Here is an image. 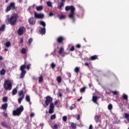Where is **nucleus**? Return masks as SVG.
Returning a JSON list of instances; mask_svg holds the SVG:
<instances>
[{"label":"nucleus","mask_w":129,"mask_h":129,"mask_svg":"<svg viewBox=\"0 0 129 129\" xmlns=\"http://www.w3.org/2000/svg\"><path fill=\"white\" fill-rule=\"evenodd\" d=\"M66 16H65V15H61L59 17V20H64V19H66Z\"/></svg>","instance_id":"obj_38"},{"label":"nucleus","mask_w":129,"mask_h":129,"mask_svg":"<svg viewBox=\"0 0 129 129\" xmlns=\"http://www.w3.org/2000/svg\"><path fill=\"white\" fill-rule=\"evenodd\" d=\"M52 129H58V125L57 124H54L52 127Z\"/></svg>","instance_id":"obj_45"},{"label":"nucleus","mask_w":129,"mask_h":129,"mask_svg":"<svg viewBox=\"0 0 129 129\" xmlns=\"http://www.w3.org/2000/svg\"><path fill=\"white\" fill-rule=\"evenodd\" d=\"M30 116L31 118H33V117H34L35 116V113L31 112L30 114Z\"/></svg>","instance_id":"obj_42"},{"label":"nucleus","mask_w":129,"mask_h":129,"mask_svg":"<svg viewBox=\"0 0 129 129\" xmlns=\"http://www.w3.org/2000/svg\"><path fill=\"white\" fill-rule=\"evenodd\" d=\"M53 100V98L52 97H50V96H48L46 97V100H45V104L46 105H49V104H51L52 103V101Z\"/></svg>","instance_id":"obj_9"},{"label":"nucleus","mask_w":129,"mask_h":129,"mask_svg":"<svg viewBox=\"0 0 129 129\" xmlns=\"http://www.w3.org/2000/svg\"><path fill=\"white\" fill-rule=\"evenodd\" d=\"M26 68V67L25 64L21 66L20 70L21 71V73L20 74V78H23V77H25V75H26V73H27V72L26 71V70H25Z\"/></svg>","instance_id":"obj_5"},{"label":"nucleus","mask_w":129,"mask_h":129,"mask_svg":"<svg viewBox=\"0 0 129 129\" xmlns=\"http://www.w3.org/2000/svg\"><path fill=\"white\" fill-rule=\"evenodd\" d=\"M95 120L96 122H98L99 120V116L98 115H96L95 116Z\"/></svg>","instance_id":"obj_25"},{"label":"nucleus","mask_w":129,"mask_h":129,"mask_svg":"<svg viewBox=\"0 0 129 129\" xmlns=\"http://www.w3.org/2000/svg\"><path fill=\"white\" fill-rule=\"evenodd\" d=\"M75 107H76V105H75V104H73L70 107V109L71 110H73V109H74V108H75Z\"/></svg>","instance_id":"obj_34"},{"label":"nucleus","mask_w":129,"mask_h":129,"mask_svg":"<svg viewBox=\"0 0 129 129\" xmlns=\"http://www.w3.org/2000/svg\"><path fill=\"white\" fill-rule=\"evenodd\" d=\"M21 52L22 54H26V53H27V49H26L25 48H23L21 49Z\"/></svg>","instance_id":"obj_27"},{"label":"nucleus","mask_w":129,"mask_h":129,"mask_svg":"<svg viewBox=\"0 0 129 129\" xmlns=\"http://www.w3.org/2000/svg\"><path fill=\"white\" fill-rule=\"evenodd\" d=\"M75 72H76V73H78V72H79L80 70V68H78V67H76V68L75 69Z\"/></svg>","instance_id":"obj_33"},{"label":"nucleus","mask_w":129,"mask_h":129,"mask_svg":"<svg viewBox=\"0 0 129 129\" xmlns=\"http://www.w3.org/2000/svg\"><path fill=\"white\" fill-rule=\"evenodd\" d=\"M3 102H7L8 101V97H4L3 98Z\"/></svg>","instance_id":"obj_37"},{"label":"nucleus","mask_w":129,"mask_h":129,"mask_svg":"<svg viewBox=\"0 0 129 129\" xmlns=\"http://www.w3.org/2000/svg\"><path fill=\"white\" fill-rule=\"evenodd\" d=\"M39 33H40L41 35H44L45 33H46V28H45V27H41L39 30Z\"/></svg>","instance_id":"obj_15"},{"label":"nucleus","mask_w":129,"mask_h":129,"mask_svg":"<svg viewBox=\"0 0 129 129\" xmlns=\"http://www.w3.org/2000/svg\"><path fill=\"white\" fill-rule=\"evenodd\" d=\"M71 126L72 128L75 129V128H76V124H75L74 123H72Z\"/></svg>","instance_id":"obj_31"},{"label":"nucleus","mask_w":129,"mask_h":129,"mask_svg":"<svg viewBox=\"0 0 129 129\" xmlns=\"http://www.w3.org/2000/svg\"><path fill=\"white\" fill-rule=\"evenodd\" d=\"M40 25H41V26H42V27H44V28L46 27V23H45V22L43 21H41L40 22Z\"/></svg>","instance_id":"obj_24"},{"label":"nucleus","mask_w":129,"mask_h":129,"mask_svg":"<svg viewBox=\"0 0 129 129\" xmlns=\"http://www.w3.org/2000/svg\"><path fill=\"white\" fill-rule=\"evenodd\" d=\"M30 67H31V65L28 64V65L27 66V70H30Z\"/></svg>","instance_id":"obj_53"},{"label":"nucleus","mask_w":129,"mask_h":129,"mask_svg":"<svg viewBox=\"0 0 129 129\" xmlns=\"http://www.w3.org/2000/svg\"><path fill=\"white\" fill-rule=\"evenodd\" d=\"M98 99V97L97 96H93L92 97V101L94 103H96L97 102V100Z\"/></svg>","instance_id":"obj_19"},{"label":"nucleus","mask_w":129,"mask_h":129,"mask_svg":"<svg viewBox=\"0 0 129 129\" xmlns=\"http://www.w3.org/2000/svg\"><path fill=\"white\" fill-rule=\"evenodd\" d=\"M45 17L44 14H39L36 12H34V18L36 19H43Z\"/></svg>","instance_id":"obj_10"},{"label":"nucleus","mask_w":129,"mask_h":129,"mask_svg":"<svg viewBox=\"0 0 129 129\" xmlns=\"http://www.w3.org/2000/svg\"><path fill=\"white\" fill-rule=\"evenodd\" d=\"M33 42V38H30L28 39V43L29 45H31V43Z\"/></svg>","instance_id":"obj_44"},{"label":"nucleus","mask_w":129,"mask_h":129,"mask_svg":"<svg viewBox=\"0 0 129 129\" xmlns=\"http://www.w3.org/2000/svg\"><path fill=\"white\" fill-rule=\"evenodd\" d=\"M43 77L42 76H40L39 78V83H41V82H43Z\"/></svg>","instance_id":"obj_43"},{"label":"nucleus","mask_w":129,"mask_h":129,"mask_svg":"<svg viewBox=\"0 0 129 129\" xmlns=\"http://www.w3.org/2000/svg\"><path fill=\"white\" fill-rule=\"evenodd\" d=\"M59 55H61L62 57L65 56V52H64V47H61L59 48L58 50Z\"/></svg>","instance_id":"obj_11"},{"label":"nucleus","mask_w":129,"mask_h":129,"mask_svg":"<svg viewBox=\"0 0 129 129\" xmlns=\"http://www.w3.org/2000/svg\"><path fill=\"white\" fill-rule=\"evenodd\" d=\"M54 104L56 105H57V104H58V101H55V102H54Z\"/></svg>","instance_id":"obj_59"},{"label":"nucleus","mask_w":129,"mask_h":129,"mask_svg":"<svg viewBox=\"0 0 129 129\" xmlns=\"http://www.w3.org/2000/svg\"><path fill=\"white\" fill-rule=\"evenodd\" d=\"M68 76L69 77H71V74H68Z\"/></svg>","instance_id":"obj_64"},{"label":"nucleus","mask_w":129,"mask_h":129,"mask_svg":"<svg viewBox=\"0 0 129 129\" xmlns=\"http://www.w3.org/2000/svg\"><path fill=\"white\" fill-rule=\"evenodd\" d=\"M25 32H26V28L22 26L19 28L18 30V34L19 36H22V35H23Z\"/></svg>","instance_id":"obj_8"},{"label":"nucleus","mask_w":129,"mask_h":129,"mask_svg":"<svg viewBox=\"0 0 129 129\" xmlns=\"http://www.w3.org/2000/svg\"><path fill=\"white\" fill-rule=\"evenodd\" d=\"M42 10H43V6H38L36 8L37 11H42Z\"/></svg>","instance_id":"obj_30"},{"label":"nucleus","mask_w":129,"mask_h":129,"mask_svg":"<svg viewBox=\"0 0 129 129\" xmlns=\"http://www.w3.org/2000/svg\"><path fill=\"white\" fill-rule=\"evenodd\" d=\"M24 42V40L23 39V38H20V43H23Z\"/></svg>","instance_id":"obj_56"},{"label":"nucleus","mask_w":129,"mask_h":129,"mask_svg":"<svg viewBox=\"0 0 129 129\" xmlns=\"http://www.w3.org/2000/svg\"><path fill=\"white\" fill-rule=\"evenodd\" d=\"M77 48H81V45L80 44H77L76 45Z\"/></svg>","instance_id":"obj_54"},{"label":"nucleus","mask_w":129,"mask_h":129,"mask_svg":"<svg viewBox=\"0 0 129 129\" xmlns=\"http://www.w3.org/2000/svg\"><path fill=\"white\" fill-rule=\"evenodd\" d=\"M28 22L30 25H35L36 24V19L34 17H31L29 19Z\"/></svg>","instance_id":"obj_12"},{"label":"nucleus","mask_w":129,"mask_h":129,"mask_svg":"<svg viewBox=\"0 0 129 129\" xmlns=\"http://www.w3.org/2000/svg\"><path fill=\"white\" fill-rule=\"evenodd\" d=\"M25 99L27 102H29L30 105L32 104V102H31V98H30V96L29 95H26L25 97Z\"/></svg>","instance_id":"obj_17"},{"label":"nucleus","mask_w":129,"mask_h":129,"mask_svg":"<svg viewBox=\"0 0 129 129\" xmlns=\"http://www.w3.org/2000/svg\"><path fill=\"white\" fill-rule=\"evenodd\" d=\"M97 59V55H93L91 56V60H96Z\"/></svg>","instance_id":"obj_35"},{"label":"nucleus","mask_w":129,"mask_h":129,"mask_svg":"<svg viewBox=\"0 0 129 129\" xmlns=\"http://www.w3.org/2000/svg\"><path fill=\"white\" fill-rule=\"evenodd\" d=\"M62 93H59V95H58V96L59 97H61V96H62Z\"/></svg>","instance_id":"obj_58"},{"label":"nucleus","mask_w":129,"mask_h":129,"mask_svg":"<svg viewBox=\"0 0 129 129\" xmlns=\"http://www.w3.org/2000/svg\"><path fill=\"white\" fill-rule=\"evenodd\" d=\"M1 60H3V56L0 55V61H1Z\"/></svg>","instance_id":"obj_63"},{"label":"nucleus","mask_w":129,"mask_h":129,"mask_svg":"<svg viewBox=\"0 0 129 129\" xmlns=\"http://www.w3.org/2000/svg\"><path fill=\"white\" fill-rule=\"evenodd\" d=\"M112 93H113L114 95H117V91H112Z\"/></svg>","instance_id":"obj_49"},{"label":"nucleus","mask_w":129,"mask_h":129,"mask_svg":"<svg viewBox=\"0 0 129 129\" xmlns=\"http://www.w3.org/2000/svg\"><path fill=\"white\" fill-rule=\"evenodd\" d=\"M81 99H82V97H81L80 99H78V101H80Z\"/></svg>","instance_id":"obj_62"},{"label":"nucleus","mask_w":129,"mask_h":129,"mask_svg":"<svg viewBox=\"0 0 129 129\" xmlns=\"http://www.w3.org/2000/svg\"><path fill=\"white\" fill-rule=\"evenodd\" d=\"M124 117L125 118H126V119H127V121L129 122V114L127 113H125L124 114Z\"/></svg>","instance_id":"obj_20"},{"label":"nucleus","mask_w":129,"mask_h":129,"mask_svg":"<svg viewBox=\"0 0 129 129\" xmlns=\"http://www.w3.org/2000/svg\"><path fill=\"white\" fill-rule=\"evenodd\" d=\"M15 6H16V4H15V3H14V2L11 3L10 4V6L7 7V8L6 10V12H8L11 11V10H15Z\"/></svg>","instance_id":"obj_7"},{"label":"nucleus","mask_w":129,"mask_h":129,"mask_svg":"<svg viewBox=\"0 0 129 129\" xmlns=\"http://www.w3.org/2000/svg\"><path fill=\"white\" fill-rule=\"evenodd\" d=\"M6 48H10L11 47V42L8 41L5 43Z\"/></svg>","instance_id":"obj_22"},{"label":"nucleus","mask_w":129,"mask_h":129,"mask_svg":"<svg viewBox=\"0 0 129 129\" xmlns=\"http://www.w3.org/2000/svg\"><path fill=\"white\" fill-rule=\"evenodd\" d=\"M76 116H77V120H79V119H80V114H77L76 115Z\"/></svg>","instance_id":"obj_51"},{"label":"nucleus","mask_w":129,"mask_h":129,"mask_svg":"<svg viewBox=\"0 0 129 129\" xmlns=\"http://www.w3.org/2000/svg\"><path fill=\"white\" fill-rule=\"evenodd\" d=\"M8 50H9V49L7 47L5 48L4 49L5 51H8Z\"/></svg>","instance_id":"obj_61"},{"label":"nucleus","mask_w":129,"mask_h":129,"mask_svg":"<svg viewBox=\"0 0 129 129\" xmlns=\"http://www.w3.org/2000/svg\"><path fill=\"white\" fill-rule=\"evenodd\" d=\"M46 5H47V7H48V8H52V2H51L50 1H47L46 2Z\"/></svg>","instance_id":"obj_21"},{"label":"nucleus","mask_w":129,"mask_h":129,"mask_svg":"<svg viewBox=\"0 0 129 129\" xmlns=\"http://www.w3.org/2000/svg\"><path fill=\"white\" fill-rule=\"evenodd\" d=\"M108 109L109 110H111V109H112V104H109L108 106Z\"/></svg>","instance_id":"obj_39"},{"label":"nucleus","mask_w":129,"mask_h":129,"mask_svg":"<svg viewBox=\"0 0 129 129\" xmlns=\"http://www.w3.org/2000/svg\"><path fill=\"white\" fill-rule=\"evenodd\" d=\"M85 90H86V88L84 87L80 89V92H85Z\"/></svg>","instance_id":"obj_32"},{"label":"nucleus","mask_w":129,"mask_h":129,"mask_svg":"<svg viewBox=\"0 0 129 129\" xmlns=\"http://www.w3.org/2000/svg\"><path fill=\"white\" fill-rule=\"evenodd\" d=\"M6 29V25H3L1 28H0V31L1 32H4L5 31V29Z\"/></svg>","instance_id":"obj_23"},{"label":"nucleus","mask_w":129,"mask_h":129,"mask_svg":"<svg viewBox=\"0 0 129 129\" xmlns=\"http://www.w3.org/2000/svg\"><path fill=\"white\" fill-rule=\"evenodd\" d=\"M49 17H53V16H54V13H53V12H50L49 14Z\"/></svg>","instance_id":"obj_52"},{"label":"nucleus","mask_w":129,"mask_h":129,"mask_svg":"<svg viewBox=\"0 0 129 129\" xmlns=\"http://www.w3.org/2000/svg\"><path fill=\"white\" fill-rule=\"evenodd\" d=\"M85 65V66H89V64L87 62H86Z\"/></svg>","instance_id":"obj_60"},{"label":"nucleus","mask_w":129,"mask_h":129,"mask_svg":"<svg viewBox=\"0 0 129 129\" xmlns=\"http://www.w3.org/2000/svg\"><path fill=\"white\" fill-rule=\"evenodd\" d=\"M50 55H53V56H56V50H54L53 52L50 53Z\"/></svg>","instance_id":"obj_47"},{"label":"nucleus","mask_w":129,"mask_h":129,"mask_svg":"<svg viewBox=\"0 0 129 129\" xmlns=\"http://www.w3.org/2000/svg\"><path fill=\"white\" fill-rule=\"evenodd\" d=\"M64 41V37L63 36H59L57 38V42L58 43H62Z\"/></svg>","instance_id":"obj_16"},{"label":"nucleus","mask_w":129,"mask_h":129,"mask_svg":"<svg viewBox=\"0 0 129 129\" xmlns=\"http://www.w3.org/2000/svg\"><path fill=\"white\" fill-rule=\"evenodd\" d=\"M3 86L5 90H12V88H13L12 82L8 80H5Z\"/></svg>","instance_id":"obj_4"},{"label":"nucleus","mask_w":129,"mask_h":129,"mask_svg":"<svg viewBox=\"0 0 129 129\" xmlns=\"http://www.w3.org/2000/svg\"><path fill=\"white\" fill-rule=\"evenodd\" d=\"M57 80L58 83H61L62 81V79L61 78V77H58L57 78Z\"/></svg>","instance_id":"obj_36"},{"label":"nucleus","mask_w":129,"mask_h":129,"mask_svg":"<svg viewBox=\"0 0 129 129\" xmlns=\"http://www.w3.org/2000/svg\"><path fill=\"white\" fill-rule=\"evenodd\" d=\"M40 126H41V128H43V126H44V124L43 123H41L40 124Z\"/></svg>","instance_id":"obj_57"},{"label":"nucleus","mask_w":129,"mask_h":129,"mask_svg":"<svg viewBox=\"0 0 129 129\" xmlns=\"http://www.w3.org/2000/svg\"><path fill=\"white\" fill-rule=\"evenodd\" d=\"M123 99H125V100H127V99L128 98V96L127 95L125 94H123V96H122Z\"/></svg>","instance_id":"obj_29"},{"label":"nucleus","mask_w":129,"mask_h":129,"mask_svg":"<svg viewBox=\"0 0 129 129\" xmlns=\"http://www.w3.org/2000/svg\"><path fill=\"white\" fill-rule=\"evenodd\" d=\"M51 67L52 69H54V68L56 67V64H55V63L52 62L51 64Z\"/></svg>","instance_id":"obj_40"},{"label":"nucleus","mask_w":129,"mask_h":129,"mask_svg":"<svg viewBox=\"0 0 129 129\" xmlns=\"http://www.w3.org/2000/svg\"><path fill=\"white\" fill-rule=\"evenodd\" d=\"M65 10L67 11L71 10V13L69 15V17L71 20H72L73 22L74 23V22H75V12H74L76 10L75 7L72 6H67L65 8Z\"/></svg>","instance_id":"obj_1"},{"label":"nucleus","mask_w":129,"mask_h":129,"mask_svg":"<svg viewBox=\"0 0 129 129\" xmlns=\"http://www.w3.org/2000/svg\"><path fill=\"white\" fill-rule=\"evenodd\" d=\"M19 96H20L19 98L18 99V102L21 104L23 99L25 98V94L24 93V91L23 90L20 91L18 93Z\"/></svg>","instance_id":"obj_6"},{"label":"nucleus","mask_w":129,"mask_h":129,"mask_svg":"<svg viewBox=\"0 0 129 129\" xmlns=\"http://www.w3.org/2000/svg\"><path fill=\"white\" fill-rule=\"evenodd\" d=\"M17 93H18V90H17V89H14L12 91L13 95H16Z\"/></svg>","instance_id":"obj_28"},{"label":"nucleus","mask_w":129,"mask_h":129,"mask_svg":"<svg viewBox=\"0 0 129 129\" xmlns=\"http://www.w3.org/2000/svg\"><path fill=\"white\" fill-rule=\"evenodd\" d=\"M63 6H64V3H61L59 6V9H62V8L63 7Z\"/></svg>","instance_id":"obj_48"},{"label":"nucleus","mask_w":129,"mask_h":129,"mask_svg":"<svg viewBox=\"0 0 129 129\" xmlns=\"http://www.w3.org/2000/svg\"><path fill=\"white\" fill-rule=\"evenodd\" d=\"M55 118H56V114H53L51 115L50 116L51 119H55Z\"/></svg>","instance_id":"obj_41"},{"label":"nucleus","mask_w":129,"mask_h":129,"mask_svg":"<svg viewBox=\"0 0 129 129\" xmlns=\"http://www.w3.org/2000/svg\"><path fill=\"white\" fill-rule=\"evenodd\" d=\"M54 112V103H51L49 105V113L52 114Z\"/></svg>","instance_id":"obj_13"},{"label":"nucleus","mask_w":129,"mask_h":129,"mask_svg":"<svg viewBox=\"0 0 129 129\" xmlns=\"http://www.w3.org/2000/svg\"><path fill=\"white\" fill-rule=\"evenodd\" d=\"M89 129H92L93 128V127L92 126V124H90L89 127Z\"/></svg>","instance_id":"obj_55"},{"label":"nucleus","mask_w":129,"mask_h":129,"mask_svg":"<svg viewBox=\"0 0 129 129\" xmlns=\"http://www.w3.org/2000/svg\"><path fill=\"white\" fill-rule=\"evenodd\" d=\"M0 74H1V75H5V74H6V70H5V69H2V70L0 71Z\"/></svg>","instance_id":"obj_26"},{"label":"nucleus","mask_w":129,"mask_h":129,"mask_svg":"<svg viewBox=\"0 0 129 129\" xmlns=\"http://www.w3.org/2000/svg\"><path fill=\"white\" fill-rule=\"evenodd\" d=\"M75 47L74 46H72V47L70 48V51H73L75 50Z\"/></svg>","instance_id":"obj_50"},{"label":"nucleus","mask_w":129,"mask_h":129,"mask_svg":"<svg viewBox=\"0 0 129 129\" xmlns=\"http://www.w3.org/2000/svg\"><path fill=\"white\" fill-rule=\"evenodd\" d=\"M23 111H24V106L20 105V107L17 108L16 110H14L13 111V114L15 116H20Z\"/></svg>","instance_id":"obj_3"},{"label":"nucleus","mask_w":129,"mask_h":129,"mask_svg":"<svg viewBox=\"0 0 129 129\" xmlns=\"http://www.w3.org/2000/svg\"><path fill=\"white\" fill-rule=\"evenodd\" d=\"M2 109L6 110L8 108V103H5L2 105L1 106Z\"/></svg>","instance_id":"obj_18"},{"label":"nucleus","mask_w":129,"mask_h":129,"mask_svg":"<svg viewBox=\"0 0 129 129\" xmlns=\"http://www.w3.org/2000/svg\"><path fill=\"white\" fill-rule=\"evenodd\" d=\"M62 120H63V121H66L67 120V116H63L62 117Z\"/></svg>","instance_id":"obj_46"},{"label":"nucleus","mask_w":129,"mask_h":129,"mask_svg":"<svg viewBox=\"0 0 129 129\" xmlns=\"http://www.w3.org/2000/svg\"><path fill=\"white\" fill-rule=\"evenodd\" d=\"M1 124L2 126H3V127H5L6 128H8V129L12 128V127H11V126L7 124V123L5 121L2 122L1 123Z\"/></svg>","instance_id":"obj_14"},{"label":"nucleus","mask_w":129,"mask_h":129,"mask_svg":"<svg viewBox=\"0 0 129 129\" xmlns=\"http://www.w3.org/2000/svg\"><path fill=\"white\" fill-rule=\"evenodd\" d=\"M18 17L17 16H11L10 18V15H7L6 16V19L5 20V22L7 25H9V24H10L11 26H14V25H16V23H17V19Z\"/></svg>","instance_id":"obj_2"}]
</instances>
